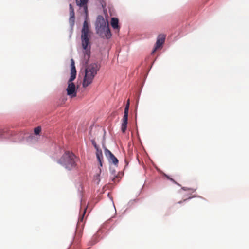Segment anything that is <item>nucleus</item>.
I'll list each match as a JSON object with an SVG mask.
<instances>
[{
	"label": "nucleus",
	"instance_id": "f8f14e48",
	"mask_svg": "<svg viewBox=\"0 0 249 249\" xmlns=\"http://www.w3.org/2000/svg\"><path fill=\"white\" fill-rule=\"evenodd\" d=\"M118 23H119V20L117 18H111V25L113 29H115L119 28Z\"/></svg>",
	"mask_w": 249,
	"mask_h": 249
},
{
	"label": "nucleus",
	"instance_id": "6e6552de",
	"mask_svg": "<svg viewBox=\"0 0 249 249\" xmlns=\"http://www.w3.org/2000/svg\"><path fill=\"white\" fill-rule=\"evenodd\" d=\"M105 154L106 157L108 159V160L110 161H111L114 164L116 165L118 164V159L111 153V152L109 151L108 149H107V148H105Z\"/></svg>",
	"mask_w": 249,
	"mask_h": 249
},
{
	"label": "nucleus",
	"instance_id": "0eeeda50",
	"mask_svg": "<svg viewBox=\"0 0 249 249\" xmlns=\"http://www.w3.org/2000/svg\"><path fill=\"white\" fill-rule=\"evenodd\" d=\"M165 39V36L164 35H160L157 38L155 46L153 50L152 53H154L159 48H160L163 44L164 43Z\"/></svg>",
	"mask_w": 249,
	"mask_h": 249
},
{
	"label": "nucleus",
	"instance_id": "f257e3e1",
	"mask_svg": "<svg viewBox=\"0 0 249 249\" xmlns=\"http://www.w3.org/2000/svg\"><path fill=\"white\" fill-rule=\"evenodd\" d=\"M90 32L87 20H85L81 31V42L83 49L84 57L83 63L87 64L90 56V45H89Z\"/></svg>",
	"mask_w": 249,
	"mask_h": 249
},
{
	"label": "nucleus",
	"instance_id": "f3484780",
	"mask_svg": "<svg viewBox=\"0 0 249 249\" xmlns=\"http://www.w3.org/2000/svg\"><path fill=\"white\" fill-rule=\"evenodd\" d=\"M91 142L96 150H97V149H100L99 146L97 145L94 140H92Z\"/></svg>",
	"mask_w": 249,
	"mask_h": 249
},
{
	"label": "nucleus",
	"instance_id": "6ab92c4d",
	"mask_svg": "<svg viewBox=\"0 0 249 249\" xmlns=\"http://www.w3.org/2000/svg\"><path fill=\"white\" fill-rule=\"evenodd\" d=\"M101 169L100 168H99V173L97 174V178L99 176V175L101 173Z\"/></svg>",
	"mask_w": 249,
	"mask_h": 249
},
{
	"label": "nucleus",
	"instance_id": "4468645a",
	"mask_svg": "<svg viewBox=\"0 0 249 249\" xmlns=\"http://www.w3.org/2000/svg\"><path fill=\"white\" fill-rule=\"evenodd\" d=\"M86 209H87L86 208H84L83 213H82L81 215H80L79 216V219H78V223H79L80 222H83V219H84V216L85 215V213H86Z\"/></svg>",
	"mask_w": 249,
	"mask_h": 249
},
{
	"label": "nucleus",
	"instance_id": "dca6fc26",
	"mask_svg": "<svg viewBox=\"0 0 249 249\" xmlns=\"http://www.w3.org/2000/svg\"><path fill=\"white\" fill-rule=\"evenodd\" d=\"M71 71H73V69H74V70H76V68H75V67L74 65V61L73 59H71Z\"/></svg>",
	"mask_w": 249,
	"mask_h": 249
},
{
	"label": "nucleus",
	"instance_id": "f03ea898",
	"mask_svg": "<svg viewBox=\"0 0 249 249\" xmlns=\"http://www.w3.org/2000/svg\"><path fill=\"white\" fill-rule=\"evenodd\" d=\"M96 29L97 33L102 37H105L107 39L111 37L112 35L109 28L108 22L101 15H99L97 18Z\"/></svg>",
	"mask_w": 249,
	"mask_h": 249
},
{
	"label": "nucleus",
	"instance_id": "a211bd4d",
	"mask_svg": "<svg viewBox=\"0 0 249 249\" xmlns=\"http://www.w3.org/2000/svg\"><path fill=\"white\" fill-rule=\"evenodd\" d=\"M129 105H130V100H129V99H128L127 101V104L125 106V107H127V108H129Z\"/></svg>",
	"mask_w": 249,
	"mask_h": 249
},
{
	"label": "nucleus",
	"instance_id": "9d476101",
	"mask_svg": "<svg viewBox=\"0 0 249 249\" xmlns=\"http://www.w3.org/2000/svg\"><path fill=\"white\" fill-rule=\"evenodd\" d=\"M96 156L98 161L99 162L100 166H102V162L103 161V155L101 149L96 150Z\"/></svg>",
	"mask_w": 249,
	"mask_h": 249
},
{
	"label": "nucleus",
	"instance_id": "39448f33",
	"mask_svg": "<svg viewBox=\"0 0 249 249\" xmlns=\"http://www.w3.org/2000/svg\"><path fill=\"white\" fill-rule=\"evenodd\" d=\"M128 112L129 108H128L127 107H125L124 115L122 119V123L121 126V130L123 133H125L127 128Z\"/></svg>",
	"mask_w": 249,
	"mask_h": 249
},
{
	"label": "nucleus",
	"instance_id": "7ed1b4c3",
	"mask_svg": "<svg viewBox=\"0 0 249 249\" xmlns=\"http://www.w3.org/2000/svg\"><path fill=\"white\" fill-rule=\"evenodd\" d=\"M99 69L98 65L95 63H91L86 67L85 76L82 83L84 88L88 87L92 83Z\"/></svg>",
	"mask_w": 249,
	"mask_h": 249
},
{
	"label": "nucleus",
	"instance_id": "ddd939ff",
	"mask_svg": "<svg viewBox=\"0 0 249 249\" xmlns=\"http://www.w3.org/2000/svg\"><path fill=\"white\" fill-rule=\"evenodd\" d=\"M76 75V71L73 69V71H71V75L68 83H73L72 81L75 79Z\"/></svg>",
	"mask_w": 249,
	"mask_h": 249
},
{
	"label": "nucleus",
	"instance_id": "423d86ee",
	"mask_svg": "<svg viewBox=\"0 0 249 249\" xmlns=\"http://www.w3.org/2000/svg\"><path fill=\"white\" fill-rule=\"evenodd\" d=\"M68 87L67 88V95L71 98L75 97L77 95V91L75 85L73 83H68Z\"/></svg>",
	"mask_w": 249,
	"mask_h": 249
},
{
	"label": "nucleus",
	"instance_id": "2eb2a0df",
	"mask_svg": "<svg viewBox=\"0 0 249 249\" xmlns=\"http://www.w3.org/2000/svg\"><path fill=\"white\" fill-rule=\"evenodd\" d=\"M41 131L40 126H38L34 128V133L36 135H38Z\"/></svg>",
	"mask_w": 249,
	"mask_h": 249
},
{
	"label": "nucleus",
	"instance_id": "9b49d317",
	"mask_svg": "<svg viewBox=\"0 0 249 249\" xmlns=\"http://www.w3.org/2000/svg\"><path fill=\"white\" fill-rule=\"evenodd\" d=\"M88 2V0H76V3L78 5L80 6H83L84 8L85 11L86 13H87V3Z\"/></svg>",
	"mask_w": 249,
	"mask_h": 249
},
{
	"label": "nucleus",
	"instance_id": "20e7f679",
	"mask_svg": "<svg viewBox=\"0 0 249 249\" xmlns=\"http://www.w3.org/2000/svg\"><path fill=\"white\" fill-rule=\"evenodd\" d=\"M77 160L76 157L73 153L67 151L59 160L58 162L66 169L71 170L76 166Z\"/></svg>",
	"mask_w": 249,
	"mask_h": 249
},
{
	"label": "nucleus",
	"instance_id": "aec40b11",
	"mask_svg": "<svg viewBox=\"0 0 249 249\" xmlns=\"http://www.w3.org/2000/svg\"><path fill=\"white\" fill-rule=\"evenodd\" d=\"M168 178L172 181L173 182L176 183L175 181L173 180L172 178H169V177H168Z\"/></svg>",
	"mask_w": 249,
	"mask_h": 249
},
{
	"label": "nucleus",
	"instance_id": "1a4fd4ad",
	"mask_svg": "<svg viewBox=\"0 0 249 249\" xmlns=\"http://www.w3.org/2000/svg\"><path fill=\"white\" fill-rule=\"evenodd\" d=\"M70 9V18L69 23L71 26H73L75 22V13L74 9L71 4H69Z\"/></svg>",
	"mask_w": 249,
	"mask_h": 249
}]
</instances>
